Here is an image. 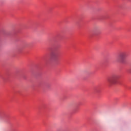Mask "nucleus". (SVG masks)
<instances>
[{
	"instance_id": "obj_2",
	"label": "nucleus",
	"mask_w": 131,
	"mask_h": 131,
	"mask_svg": "<svg viewBox=\"0 0 131 131\" xmlns=\"http://www.w3.org/2000/svg\"><path fill=\"white\" fill-rule=\"evenodd\" d=\"M126 57V53L121 52L118 56V58L117 59V62L120 63H123L124 60H125V57Z\"/></svg>"
},
{
	"instance_id": "obj_3",
	"label": "nucleus",
	"mask_w": 131,
	"mask_h": 131,
	"mask_svg": "<svg viewBox=\"0 0 131 131\" xmlns=\"http://www.w3.org/2000/svg\"><path fill=\"white\" fill-rule=\"evenodd\" d=\"M51 57L52 59H53L54 60H55V59H57V58H58V57L57 56V54H56V53H52Z\"/></svg>"
},
{
	"instance_id": "obj_1",
	"label": "nucleus",
	"mask_w": 131,
	"mask_h": 131,
	"mask_svg": "<svg viewBox=\"0 0 131 131\" xmlns=\"http://www.w3.org/2000/svg\"><path fill=\"white\" fill-rule=\"evenodd\" d=\"M117 79H118V76L114 75L107 78V82L108 84H116L117 83Z\"/></svg>"
}]
</instances>
